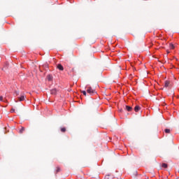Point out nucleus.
I'll return each instance as SVG.
<instances>
[{"label": "nucleus", "mask_w": 179, "mask_h": 179, "mask_svg": "<svg viewBox=\"0 0 179 179\" xmlns=\"http://www.w3.org/2000/svg\"><path fill=\"white\" fill-rule=\"evenodd\" d=\"M87 93L90 94V96H94V94H97V92L96 90L93 89L91 86H86Z\"/></svg>", "instance_id": "f257e3e1"}, {"label": "nucleus", "mask_w": 179, "mask_h": 179, "mask_svg": "<svg viewBox=\"0 0 179 179\" xmlns=\"http://www.w3.org/2000/svg\"><path fill=\"white\" fill-rule=\"evenodd\" d=\"M25 99H26V96H24V94H22L17 97L18 101H24Z\"/></svg>", "instance_id": "f03ea898"}, {"label": "nucleus", "mask_w": 179, "mask_h": 179, "mask_svg": "<svg viewBox=\"0 0 179 179\" xmlns=\"http://www.w3.org/2000/svg\"><path fill=\"white\" fill-rule=\"evenodd\" d=\"M57 92H58V90H57V88H54L50 90V94H52L53 96H57Z\"/></svg>", "instance_id": "7ed1b4c3"}, {"label": "nucleus", "mask_w": 179, "mask_h": 179, "mask_svg": "<svg viewBox=\"0 0 179 179\" xmlns=\"http://www.w3.org/2000/svg\"><path fill=\"white\" fill-rule=\"evenodd\" d=\"M57 69H59V71H64V66H62L61 64H57Z\"/></svg>", "instance_id": "20e7f679"}, {"label": "nucleus", "mask_w": 179, "mask_h": 179, "mask_svg": "<svg viewBox=\"0 0 179 179\" xmlns=\"http://www.w3.org/2000/svg\"><path fill=\"white\" fill-rule=\"evenodd\" d=\"M47 79H48V82H52V80L54 79V77H52V75L48 74L47 76Z\"/></svg>", "instance_id": "39448f33"}, {"label": "nucleus", "mask_w": 179, "mask_h": 179, "mask_svg": "<svg viewBox=\"0 0 179 179\" xmlns=\"http://www.w3.org/2000/svg\"><path fill=\"white\" fill-rule=\"evenodd\" d=\"M140 110H141V106H139V105H136V106L134 107V111H135L136 113H138Z\"/></svg>", "instance_id": "423d86ee"}, {"label": "nucleus", "mask_w": 179, "mask_h": 179, "mask_svg": "<svg viewBox=\"0 0 179 179\" xmlns=\"http://www.w3.org/2000/svg\"><path fill=\"white\" fill-rule=\"evenodd\" d=\"M164 87H170V81L165 80V82H164Z\"/></svg>", "instance_id": "0eeeda50"}, {"label": "nucleus", "mask_w": 179, "mask_h": 179, "mask_svg": "<svg viewBox=\"0 0 179 179\" xmlns=\"http://www.w3.org/2000/svg\"><path fill=\"white\" fill-rule=\"evenodd\" d=\"M125 110H127V111H132V106H128V105H126V106H125Z\"/></svg>", "instance_id": "6e6552de"}, {"label": "nucleus", "mask_w": 179, "mask_h": 179, "mask_svg": "<svg viewBox=\"0 0 179 179\" xmlns=\"http://www.w3.org/2000/svg\"><path fill=\"white\" fill-rule=\"evenodd\" d=\"M60 131L63 134H65V132H66V127H60Z\"/></svg>", "instance_id": "1a4fd4ad"}, {"label": "nucleus", "mask_w": 179, "mask_h": 179, "mask_svg": "<svg viewBox=\"0 0 179 179\" xmlns=\"http://www.w3.org/2000/svg\"><path fill=\"white\" fill-rule=\"evenodd\" d=\"M162 169H167V167H169V164H167L166 163H162Z\"/></svg>", "instance_id": "9d476101"}, {"label": "nucleus", "mask_w": 179, "mask_h": 179, "mask_svg": "<svg viewBox=\"0 0 179 179\" xmlns=\"http://www.w3.org/2000/svg\"><path fill=\"white\" fill-rule=\"evenodd\" d=\"M169 47H170L171 50H174L176 48V46L173 43H170Z\"/></svg>", "instance_id": "9b49d317"}, {"label": "nucleus", "mask_w": 179, "mask_h": 179, "mask_svg": "<svg viewBox=\"0 0 179 179\" xmlns=\"http://www.w3.org/2000/svg\"><path fill=\"white\" fill-rule=\"evenodd\" d=\"M25 131L24 127H22L21 129H20L19 132L20 134H23V132Z\"/></svg>", "instance_id": "f8f14e48"}, {"label": "nucleus", "mask_w": 179, "mask_h": 179, "mask_svg": "<svg viewBox=\"0 0 179 179\" xmlns=\"http://www.w3.org/2000/svg\"><path fill=\"white\" fill-rule=\"evenodd\" d=\"M164 132H165V134H170V132H171V129H164Z\"/></svg>", "instance_id": "ddd939ff"}, {"label": "nucleus", "mask_w": 179, "mask_h": 179, "mask_svg": "<svg viewBox=\"0 0 179 179\" xmlns=\"http://www.w3.org/2000/svg\"><path fill=\"white\" fill-rule=\"evenodd\" d=\"M43 68L45 69V71H47L48 69V64H43Z\"/></svg>", "instance_id": "4468645a"}, {"label": "nucleus", "mask_w": 179, "mask_h": 179, "mask_svg": "<svg viewBox=\"0 0 179 179\" xmlns=\"http://www.w3.org/2000/svg\"><path fill=\"white\" fill-rule=\"evenodd\" d=\"M59 171H61V168H59V166H57L56 169V173H59Z\"/></svg>", "instance_id": "2eb2a0df"}, {"label": "nucleus", "mask_w": 179, "mask_h": 179, "mask_svg": "<svg viewBox=\"0 0 179 179\" xmlns=\"http://www.w3.org/2000/svg\"><path fill=\"white\" fill-rule=\"evenodd\" d=\"M82 94H83V96H87V92L85 90H83V91H82Z\"/></svg>", "instance_id": "dca6fc26"}, {"label": "nucleus", "mask_w": 179, "mask_h": 179, "mask_svg": "<svg viewBox=\"0 0 179 179\" xmlns=\"http://www.w3.org/2000/svg\"><path fill=\"white\" fill-rule=\"evenodd\" d=\"M14 93L15 94V96H19L20 92L19 91H15Z\"/></svg>", "instance_id": "f3484780"}, {"label": "nucleus", "mask_w": 179, "mask_h": 179, "mask_svg": "<svg viewBox=\"0 0 179 179\" xmlns=\"http://www.w3.org/2000/svg\"><path fill=\"white\" fill-rule=\"evenodd\" d=\"M3 100V96H0V101H2Z\"/></svg>", "instance_id": "a211bd4d"}, {"label": "nucleus", "mask_w": 179, "mask_h": 179, "mask_svg": "<svg viewBox=\"0 0 179 179\" xmlns=\"http://www.w3.org/2000/svg\"><path fill=\"white\" fill-rule=\"evenodd\" d=\"M10 113H15V108H12V109L10 110Z\"/></svg>", "instance_id": "6ab92c4d"}, {"label": "nucleus", "mask_w": 179, "mask_h": 179, "mask_svg": "<svg viewBox=\"0 0 179 179\" xmlns=\"http://www.w3.org/2000/svg\"><path fill=\"white\" fill-rule=\"evenodd\" d=\"M167 54H170V52L167 51Z\"/></svg>", "instance_id": "aec40b11"}, {"label": "nucleus", "mask_w": 179, "mask_h": 179, "mask_svg": "<svg viewBox=\"0 0 179 179\" xmlns=\"http://www.w3.org/2000/svg\"><path fill=\"white\" fill-rule=\"evenodd\" d=\"M120 113H122V109L120 110Z\"/></svg>", "instance_id": "412c9836"}, {"label": "nucleus", "mask_w": 179, "mask_h": 179, "mask_svg": "<svg viewBox=\"0 0 179 179\" xmlns=\"http://www.w3.org/2000/svg\"><path fill=\"white\" fill-rule=\"evenodd\" d=\"M15 103H17V101H15Z\"/></svg>", "instance_id": "4be33fe9"}, {"label": "nucleus", "mask_w": 179, "mask_h": 179, "mask_svg": "<svg viewBox=\"0 0 179 179\" xmlns=\"http://www.w3.org/2000/svg\"><path fill=\"white\" fill-rule=\"evenodd\" d=\"M2 71H3V69H2Z\"/></svg>", "instance_id": "5701e85b"}]
</instances>
